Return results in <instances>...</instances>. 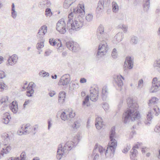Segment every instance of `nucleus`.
<instances>
[{"label":"nucleus","instance_id":"f257e3e1","mask_svg":"<svg viewBox=\"0 0 160 160\" xmlns=\"http://www.w3.org/2000/svg\"><path fill=\"white\" fill-rule=\"evenodd\" d=\"M74 10L75 13L78 14V17L73 21L72 18H69L68 20L67 28L70 31L73 30L78 31L83 25L84 19L82 16L85 14L84 6L83 3H79L76 11Z\"/></svg>","mask_w":160,"mask_h":160},{"label":"nucleus","instance_id":"f03ea898","mask_svg":"<svg viewBox=\"0 0 160 160\" xmlns=\"http://www.w3.org/2000/svg\"><path fill=\"white\" fill-rule=\"evenodd\" d=\"M127 104L129 108L123 114L122 120L124 123H127L131 119L132 121L139 120L141 118L140 114L137 110L138 106L137 103L134 102L133 99L128 98L127 99Z\"/></svg>","mask_w":160,"mask_h":160},{"label":"nucleus","instance_id":"7ed1b4c3","mask_svg":"<svg viewBox=\"0 0 160 160\" xmlns=\"http://www.w3.org/2000/svg\"><path fill=\"white\" fill-rule=\"evenodd\" d=\"M158 100L157 98L153 97L149 100L148 106L151 108H152V109L149 111L147 114V119L148 122L146 121L145 122L146 124H150L151 123L149 122L151 121L152 119L154 112H155V115L156 116H158L160 113V109L157 106V101Z\"/></svg>","mask_w":160,"mask_h":160},{"label":"nucleus","instance_id":"20e7f679","mask_svg":"<svg viewBox=\"0 0 160 160\" xmlns=\"http://www.w3.org/2000/svg\"><path fill=\"white\" fill-rule=\"evenodd\" d=\"M75 147L74 142L71 141L66 142L63 148L62 144H59L57 151V158L60 160L63 156H65L69 151L74 148Z\"/></svg>","mask_w":160,"mask_h":160},{"label":"nucleus","instance_id":"39448f33","mask_svg":"<svg viewBox=\"0 0 160 160\" xmlns=\"http://www.w3.org/2000/svg\"><path fill=\"white\" fill-rule=\"evenodd\" d=\"M117 146V143H109L106 150L101 146L98 147V152L101 156L105 154L107 158H112L114 155L115 151Z\"/></svg>","mask_w":160,"mask_h":160},{"label":"nucleus","instance_id":"423d86ee","mask_svg":"<svg viewBox=\"0 0 160 160\" xmlns=\"http://www.w3.org/2000/svg\"><path fill=\"white\" fill-rule=\"evenodd\" d=\"M100 43L98 48V52L96 55V58L98 59L103 56L108 50V47L106 39H101Z\"/></svg>","mask_w":160,"mask_h":160},{"label":"nucleus","instance_id":"0eeeda50","mask_svg":"<svg viewBox=\"0 0 160 160\" xmlns=\"http://www.w3.org/2000/svg\"><path fill=\"white\" fill-rule=\"evenodd\" d=\"M56 28L57 31L60 33L64 34L66 33L67 29L64 19L61 18L58 22Z\"/></svg>","mask_w":160,"mask_h":160},{"label":"nucleus","instance_id":"6e6552de","mask_svg":"<svg viewBox=\"0 0 160 160\" xmlns=\"http://www.w3.org/2000/svg\"><path fill=\"white\" fill-rule=\"evenodd\" d=\"M66 46L69 50L74 52H77L80 49L79 45L78 43L72 41L67 42L66 43Z\"/></svg>","mask_w":160,"mask_h":160},{"label":"nucleus","instance_id":"1a4fd4ad","mask_svg":"<svg viewBox=\"0 0 160 160\" xmlns=\"http://www.w3.org/2000/svg\"><path fill=\"white\" fill-rule=\"evenodd\" d=\"M133 59L130 57H127L123 66L124 71L127 72L128 68L131 69L133 67Z\"/></svg>","mask_w":160,"mask_h":160},{"label":"nucleus","instance_id":"9d476101","mask_svg":"<svg viewBox=\"0 0 160 160\" xmlns=\"http://www.w3.org/2000/svg\"><path fill=\"white\" fill-rule=\"evenodd\" d=\"M71 81L70 76L69 74H65L61 78L58 82L59 85H68Z\"/></svg>","mask_w":160,"mask_h":160},{"label":"nucleus","instance_id":"9b49d317","mask_svg":"<svg viewBox=\"0 0 160 160\" xmlns=\"http://www.w3.org/2000/svg\"><path fill=\"white\" fill-rule=\"evenodd\" d=\"M107 33L104 31V27L102 25H100L97 31V36L98 39H106V36Z\"/></svg>","mask_w":160,"mask_h":160},{"label":"nucleus","instance_id":"f8f14e48","mask_svg":"<svg viewBox=\"0 0 160 160\" xmlns=\"http://www.w3.org/2000/svg\"><path fill=\"white\" fill-rule=\"evenodd\" d=\"M116 133L115 132V127H112L109 132V137L110 140L109 143H117V141L115 140Z\"/></svg>","mask_w":160,"mask_h":160},{"label":"nucleus","instance_id":"ddd939ff","mask_svg":"<svg viewBox=\"0 0 160 160\" xmlns=\"http://www.w3.org/2000/svg\"><path fill=\"white\" fill-rule=\"evenodd\" d=\"M47 27L46 26H43L39 29L37 34V37L38 40L43 39V36L47 32Z\"/></svg>","mask_w":160,"mask_h":160},{"label":"nucleus","instance_id":"4468645a","mask_svg":"<svg viewBox=\"0 0 160 160\" xmlns=\"http://www.w3.org/2000/svg\"><path fill=\"white\" fill-rule=\"evenodd\" d=\"M157 79L156 78H153L152 81V85L151 89L152 92H155L158 90L159 87H160V81L157 82Z\"/></svg>","mask_w":160,"mask_h":160},{"label":"nucleus","instance_id":"2eb2a0df","mask_svg":"<svg viewBox=\"0 0 160 160\" xmlns=\"http://www.w3.org/2000/svg\"><path fill=\"white\" fill-rule=\"evenodd\" d=\"M18 59V56L16 54H13L8 58V64L10 65L13 66L17 62Z\"/></svg>","mask_w":160,"mask_h":160},{"label":"nucleus","instance_id":"dca6fc26","mask_svg":"<svg viewBox=\"0 0 160 160\" xmlns=\"http://www.w3.org/2000/svg\"><path fill=\"white\" fill-rule=\"evenodd\" d=\"M121 77L123 79H124V78L121 76H118L117 78L115 79V81L117 85L119 88V90L121 91L122 90V87L123 85V82L121 78Z\"/></svg>","mask_w":160,"mask_h":160},{"label":"nucleus","instance_id":"f3484780","mask_svg":"<svg viewBox=\"0 0 160 160\" xmlns=\"http://www.w3.org/2000/svg\"><path fill=\"white\" fill-rule=\"evenodd\" d=\"M103 122L102 121L101 118L97 117L96 119L95 126L96 128L98 129H100L102 127Z\"/></svg>","mask_w":160,"mask_h":160},{"label":"nucleus","instance_id":"a211bd4d","mask_svg":"<svg viewBox=\"0 0 160 160\" xmlns=\"http://www.w3.org/2000/svg\"><path fill=\"white\" fill-rule=\"evenodd\" d=\"M66 93L65 92L62 91L60 92L58 96V102L61 103H63L65 101Z\"/></svg>","mask_w":160,"mask_h":160},{"label":"nucleus","instance_id":"6ab92c4d","mask_svg":"<svg viewBox=\"0 0 160 160\" xmlns=\"http://www.w3.org/2000/svg\"><path fill=\"white\" fill-rule=\"evenodd\" d=\"M3 118L2 120V122L4 123L7 124L8 123L10 119H11L10 116L8 113H6L3 116Z\"/></svg>","mask_w":160,"mask_h":160},{"label":"nucleus","instance_id":"aec40b11","mask_svg":"<svg viewBox=\"0 0 160 160\" xmlns=\"http://www.w3.org/2000/svg\"><path fill=\"white\" fill-rule=\"evenodd\" d=\"M10 108L13 113H16L18 110V104L16 102L14 103L13 101L10 104Z\"/></svg>","mask_w":160,"mask_h":160},{"label":"nucleus","instance_id":"412c9836","mask_svg":"<svg viewBox=\"0 0 160 160\" xmlns=\"http://www.w3.org/2000/svg\"><path fill=\"white\" fill-rule=\"evenodd\" d=\"M108 89L107 86H104L102 89V97L103 100H105L108 94Z\"/></svg>","mask_w":160,"mask_h":160},{"label":"nucleus","instance_id":"4be33fe9","mask_svg":"<svg viewBox=\"0 0 160 160\" xmlns=\"http://www.w3.org/2000/svg\"><path fill=\"white\" fill-rule=\"evenodd\" d=\"M2 149L3 150L1 151L0 153V158L3 157L4 153L6 154L10 152L11 149V147L10 146H8L6 148H3Z\"/></svg>","mask_w":160,"mask_h":160},{"label":"nucleus","instance_id":"5701e85b","mask_svg":"<svg viewBox=\"0 0 160 160\" xmlns=\"http://www.w3.org/2000/svg\"><path fill=\"white\" fill-rule=\"evenodd\" d=\"M69 114V111L67 110H65L64 112H62L60 117L62 120L65 121L69 118L68 115Z\"/></svg>","mask_w":160,"mask_h":160},{"label":"nucleus","instance_id":"b1692460","mask_svg":"<svg viewBox=\"0 0 160 160\" xmlns=\"http://www.w3.org/2000/svg\"><path fill=\"white\" fill-rule=\"evenodd\" d=\"M35 86V84H33L29 88L27 91L26 95L28 97H30L32 96L34 93V90L33 87Z\"/></svg>","mask_w":160,"mask_h":160},{"label":"nucleus","instance_id":"393cba45","mask_svg":"<svg viewBox=\"0 0 160 160\" xmlns=\"http://www.w3.org/2000/svg\"><path fill=\"white\" fill-rule=\"evenodd\" d=\"M2 139L5 142H8L10 140L11 138V135L6 133H3L2 135Z\"/></svg>","mask_w":160,"mask_h":160},{"label":"nucleus","instance_id":"a878e982","mask_svg":"<svg viewBox=\"0 0 160 160\" xmlns=\"http://www.w3.org/2000/svg\"><path fill=\"white\" fill-rule=\"evenodd\" d=\"M137 150L134 148H132L130 152V157L131 159H133L136 157L138 153Z\"/></svg>","mask_w":160,"mask_h":160},{"label":"nucleus","instance_id":"bb28decb","mask_svg":"<svg viewBox=\"0 0 160 160\" xmlns=\"http://www.w3.org/2000/svg\"><path fill=\"white\" fill-rule=\"evenodd\" d=\"M1 104L4 103L3 105L4 107H6L9 104V102L8 101V97L7 96L3 98L0 101Z\"/></svg>","mask_w":160,"mask_h":160},{"label":"nucleus","instance_id":"cd10ccee","mask_svg":"<svg viewBox=\"0 0 160 160\" xmlns=\"http://www.w3.org/2000/svg\"><path fill=\"white\" fill-rule=\"evenodd\" d=\"M103 0H100L98 3V6L97 8V10L102 12L103 9Z\"/></svg>","mask_w":160,"mask_h":160},{"label":"nucleus","instance_id":"c85d7f7f","mask_svg":"<svg viewBox=\"0 0 160 160\" xmlns=\"http://www.w3.org/2000/svg\"><path fill=\"white\" fill-rule=\"evenodd\" d=\"M38 40L40 41V42L37 44L36 48L38 50H40L44 46V42L45 41L44 39Z\"/></svg>","mask_w":160,"mask_h":160},{"label":"nucleus","instance_id":"c756f323","mask_svg":"<svg viewBox=\"0 0 160 160\" xmlns=\"http://www.w3.org/2000/svg\"><path fill=\"white\" fill-rule=\"evenodd\" d=\"M150 0H146L144 1L143 7L144 10L146 11H147L150 7Z\"/></svg>","mask_w":160,"mask_h":160},{"label":"nucleus","instance_id":"7c9ffc66","mask_svg":"<svg viewBox=\"0 0 160 160\" xmlns=\"http://www.w3.org/2000/svg\"><path fill=\"white\" fill-rule=\"evenodd\" d=\"M123 38V37L122 36V34L121 33H118L114 37V39H116V40L118 42L121 41Z\"/></svg>","mask_w":160,"mask_h":160},{"label":"nucleus","instance_id":"2f4dec72","mask_svg":"<svg viewBox=\"0 0 160 160\" xmlns=\"http://www.w3.org/2000/svg\"><path fill=\"white\" fill-rule=\"evenodd\" d=\"M154 67H157V69L160 72V59L157 60L154 64Z\"/></svg>","mask_w":160,"mask_h":160},{"label":"nucleus","instance_id":"473e14b6","mask_svg":"<svg viewBox=\"0 0 160 160\" xmlns=\"http://www.w3.org/2000/svg\"><path fill=\"white\" fill-rule=\"evenodd\" d=\"M138 37L133 36L131 38L130 42L134 44H136L138 42Z\"/></svg>","mask_w":160,"mask_h":160},{"label":"nucleus","instance_id":"72a5a7b5","mask_svg":"<svg viewBox=\"0 0 160 160\" xmlns=\"http://www.w3.org/2000/svg\"><path fill=\"white\" fill-rule=\"evenodd\" d=\"M112 10L114 12H117L118 10V7L117 3L115 2H112Z\"/></svg>","mask_w":160,"mask_h":160},{"label":"nucleus","instance_id":"f704fd0d","mask_svg":"<svg viewBox=\"0 0 160 160\" xmlns=\"http://www.w3.org/2000/svg\"><path fill=\"white\" fill-rule=\"evenodd\" d=\"M79 87V85L78 83H72L71 85L69 86V90L72 91L73 90Z\"/></svg>","mask_w":160,"mask_h":160},{"label":"nucleus","instance_id":"c9c22d12","mask_svg":"<svg viewBox=\"0 0 160 160\" xmlns=\"http://www.w3.org/2000/svg\"><path fill=\"white\" fill-rule=\"evenodd\" d=\"M90 94H94L98 95V88L97 87L95 88H92L90 90Z\"/></svg>","mask_w":160,"mask_h":160},{"label":"nucleus","instance_id":"e433bc0d","mask_svg":"<svg viewBox=\"0 0 160 160\" xmlns=\"http://www.w3.org/2000/svg\"><path fill=\"white\" fill-rule=\"evenodd\" d=\"M98 95L90 94V100L93 102L96 101L98 98Z\"/></svg>","mask_w":160,"mask_h":160},{"label":"nucleus","instance_id":"4c0bfd02","mask_svg":"<svg viewBox=\"0 0 160 160\" xmlns=\"http://www.w3.org/2000/svg\"><path fill=\"white\" fill-rule=\"evenodd\" d=\"M39 75L42 77H44L46 76H48L49 73L44 71L42 70L40 71L39 73Z\"/></svg>","mask_w":160,"mask_h":160},{"label":"nucleus","instance_id":"58836bf2","mask_svg":"<svg viewBox=\"0 0 160 160\" xmlns=\"http://www.w3.org/2000/svg\"><path fill=\"white\" fill-rule=\"evenodd\" d=\"M45 15L47 17H50L52 15V12L50 8H48L46 9Z\"/></svg>","mask_w":160,"mask_h":160},{"label":"nucleus","instance_id":"ea45409f","mask_svg":"<svg viewBox=\"0 0 160 160\" xmlns=\"http://www.w3.org/2000/svg\"><path fill=\"white\" fill-rule=\"evenodd\" d=\"M18 132L19 135H22L28 133V132L27 130H25V129H23V127H22L21 129L18 131Z\"/></svg>","mask_w":160,"mask_h":160},{"label":"nucleus","instance_id":"a19ab883","mask_svg":"<svg viewBox=\"0 0 160 160\" xmlns=\"http://www.w3.org/2000/svg\"><path fill=\"white\" fill-rule=\"evenodd\" d=\"M118 55L117 50L115 48H114L112 53V56L113 58H117Z\"/></svg>","mask_w":160,"mask_h":160},{"label":"nucleus","instance_id":"79ce46f5","mask_svg":"<svg viewBox=\"0 0 160 160\" xmlns=\"http://www.w3.org/2000/svg\"><path fill=\"white\" fill-rule=\"evenodd\" d=\"M7 86L4 83H2V82L0 83V91H2L4 89H7Z\"/></svg>","mask_w":160,"mask_h":160},{"label":"nucleus","instance_id":"37998d69","mask_svg":"<svg viewBox=\"0 0 160 160\" xmlns=\"http://www.w3.org/2000/svg\"><path fill=\"white\" fill-rule=\"evenodd\" d=\"M130 148L131 146L130 144H128L126 147L123 149V150L122 151V152L124 153H126L130 149Z\"/></svg>","mask_w":160,"mask_h":160},{"label":"nucleus","instance_id":"c03bdc74","mask_svg":"<svg viewBox=\"0 0 160 160\" xmlns=\"http://www.w3.org/2000/svg\"><path fill=\"white\" fill-rule=\"evenodd\" d=\"M80 126V123L78 121L75 122L72 125V127L73 129H77Z\"/></svg>","mask_w":160,"mask_h":160},{"label":"nucleus","instance_id":"a18cd8bd","mask_svg":"<svg viewBox=\"0 0 160 160\" xmlns=\"http://www.w3.org/2000/svg\"><path fill=\"white\" fill-rule=\"evenodd\" d=\"M119 28L122 29L124 32H127L128 29V27L127 25L122 24L119 26Z\"/></svg>","mask_w":160,"mask_h":160},{"label":"nucleus","instance_id":"49530a36","mask_svg":"<svg viewBox=\"0 0 160 160\" xmlns=\"http://www.w3.org/2000/svg\"><path fill=\"white\" fill-rule=\"evenodd\" d=\"M93 16L91 14H88L86 17V19L87 21L90 22L92 19Z\"/></svg>","mask_w":160,"mask_h":160},{"label":"nucleus","instance_id":"de8ad7c7","mask_svg":"<svg viewBox=\"0 0 160 160\" xmlns=\"http://www.w3.org/2000/svg\"><path fill=\"white\" fill-rule=\"evenodd\" d=\"M143 84V81L142 79L139 80L138 81L137 88H142Z\"/></svg>","mask_w":160,"mask_h":160},{"label":"nucleus","instance_id":"09e8293b","mask_svg":"<svg viewBox=\"0 0 160 160\" xmlns=\"http://www.w3.org/2000/svg\"><path fill=\"white\" fill-rule=\"evenodd\" d=\"M17 16V13L15 10H12V16L15 19Z\"/></svg>","mask_w":160,"mask_h":160},{"label":"nucleus","instance_id":"8fccbe9b","mask_svg":"<svg viewBox=\"0 0 160 160\" xmlns=\"http://www.w3.org/2000/svg\"><path fill=\"white\" fill-rule=\"evenodd\" d=\"M26 154L24 152H22L20 155V160H25Z\"/></svg>","mask_w":160,"mask_h":160},{"label":"nucleus","instance_id":"3c124183","mask_svg":"<svg viewBox=\"0 0 160 160\" xmlns=\"http://www.w3.org/2000/svg\"><path fill=\"white\" fill-rule=\"evenodd\" d=\"M6 77L5 72L3 71H0V79H3Z\"/></svg>","mask_w":160,"mask_h":160},{"label":"nucleus","instance_id":"603ef678","mask_svg":"<svg viewBox=\"0 0 160 160\" xmlns=\"http://www.w3.org/2000/svg\"><path fill=\"white\" fill-rule=\"evenodd\" d=\"M49 42L50 44L52 46H54L57 43L56 41L52 38H50L49 39Z\"/></svg>","mask_w":160,"mask_h":160},{"label":"nucleus","instance_id":"864d4df0","mask_svg":"<svg viewBox=\"0 0 160 160\" xmlns=\"http://www.w3.org/2000/svg\"><path fill=\"white\" fill-rule=\"evenodd\" d=\"M75 115V112H73L72 111H69V114L68 115V118H73Z\"/></svg>","mask_w":160,"mask_h":160},{"label":"nucleus","instance_id":"5fc2aeb1","mask_svg":"<svg viewBox=\"0 0 160 160\" xmlns=\"http://www.w3.org/2000/svg\"><path fill=\"white\" fill-rule=\"evenodd\" d=\"M89 99V97L88 95H87L86 96L85 98L83 101V105H85L88 101Z\"/></svg>","mask_w":160,"mask_h":160},{"label":"nucleus","instance_id":"6e6d98bb","mask_svg":"<svg viewBox=\"0 0 160 160\" xmlns=\"http://www.w3.org/2000/svg\"><path fill=\"white\" fill-rule=\"evenodd\" d=\"M102 107L105 111L108 110L109 108L108 105L106 103H104Z\"/></svg>","mask_w":160,"mask_h":160},{"label":"nucleus","instance_id":"4d7b16f0","mask_svg":"<svg viewBox=\"0 0 160 160\" xmlns=\"http://www.w3.org/2000/svg\"><path fill=\"white\" fill-rule=\"evenodd\" d=\"M99 146L98 147L97 144H96L94 146V149L93 151V154H96V152H97V150L98 151V148Z\"/></svg>","mask_w":160,"mask_h":160},{"label":"nucleus","instance_id":"13d9d810","mask_svg":"<svg viewBox=\"0 0 160 160\" xmlns=\"http://www.w3.org/2000/svg\"><path fill=\"white\" fill-rule=\"evenodd\" d=\"M94 155V156L93 158V160H97L99 157V154L96 152V154H93L92 153L91 155V157L93 156Z\"/></svg>","mask_w":160,"mask_h":160},{"label":"nucleus","instance_id":"bf43d9fd","mask_svg":"<svg viewBox=\"0 0 160 160\" xmlns=\"http://www.w3.org/2000/svg\"><path fill=\"white\" fill-rule=\"evenodd\" d=\"M31 126L29 124H27L26 125L24 126V127H23V129H25V130H27L28 132V130L29 129H30Z\"/></svg>","mask_w":160,"mask_h":160},{"label":"nucleus","instance_id":"052dcab7","mask_svg":"<svg viewBox=\"0 0 160 160\" xmlns=\"http://www.w3.org/2000/svg\"><path fill=\"white\" fill-rule=\"evenodd\" d=\"M31 101V100H29L25 101L23 105V108L24 109L25 108L26 106Z\"/></svg>","mask_w":160,"mask_h":160},{"label":"nucleus","instance_id":"680f3d73","mask_svg":"<svg viewBox=\"0 0 160 160\" xmlns=\"http://www.w3.org/2000/svg\"><path fill=\"white\" fill-rule=\"evenodd\" d=\"M52 122V120L49 119L48 121V129H49L52 125V123L51 122Z\"/></svg>","mask_w":160,"mask_h":160},{"label":"nucleus","instance_id":"e2e57ef3","mask_svg":"<svg viewBox=\"0 0 160 160\" xmlns=\"http://www.w3.org/2000/svg\"><path fill=\"white\" fill-rule=\"evenodd\" d=\"M43 2V4L47 6H49L50 4V2L48 1H44Z\"/></svg>","mask_w":160,"mask_h":160},{"label":"nucleus","instance_id":"0e129e2a","mask_svg":"<svg viewBox=\"0 0 160 160\" xmlns=\"http://www.w3.org/2000/svg\"><path fill=\"white\" fill-rule=\"evenodd\" d=\"M86 81H87L86 79L84 78H81L80 80V82L81 83H85L86 82Z\"/></svg>","mask_w":160,"mask_h":160},{"label":"nucleus","instance_id":"69168bd1","mask_svg":"<svg viewBox=\"0 0 160 160\" xmlns=\"http://www.w3.org/2000/svg\"><path fill=\"white\" fill-rule=\"evenodd\" d=\"M160 128V126H157L154 129V131L156 132H158L159 131Z\"/></svg>","mask_w":160,"mask_h":160},{"label":"nucleus","instance_id":"338daca9","mask_svg":"<svg viewBox=\"0 0 160 160\" xmlns=\"http://www.w3.org/2000/svg\"><path fill=\"white\" fill-rule=\"evenodd\" d=\"M55 94V92L54 91H51L49 92V94L51 97L53 96Z\"/></svg>","mask_w":160,"mask_h":160},{"label":"nucleus","instance_id":"774afa93","mask_svg":"<svg viewBox=\"0 0 160 160\" xmlns=\"http://www.w3.org/2000/svg\"><path fill=\"white\" fill-rule=\"evenodd\" d=\"M90 123V119H88V121L87 122V127L88 128L90 127V125H89Z\"/></svg>","mask_w":160,"mask_h":160}]
</instances>
